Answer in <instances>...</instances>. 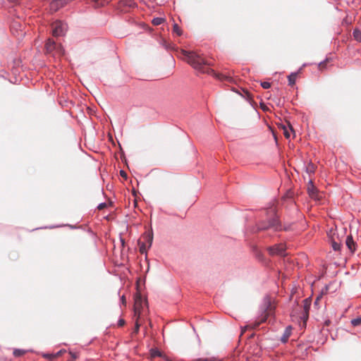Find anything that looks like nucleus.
Here are the masks:
<instances>
[{
  "label": "nucleus",
  "mask_w": 361,
  "mask_h": 361,
  "mask_svg": "<svg viewBox=\"0 0 361 361\" xmlns=\"http://www.w3.org/2000/svg\"><path fill=\"white\" fill-rule=\"evenodd\" d=\"M305 66H306V64H305V63H304V64L302 65V66L299 69V71H301V70H302V68L303 67H305Z\"/></svg>",
  "instance_id": "36"
},
{
  "label": "nucleus",
  "mask_w": 361,
  "mask_h": 361,
  "mask_svg": "<svg viewBox=\"0 0 361 361\" xmlns=\"http://www.w3.org/2000/svg\"><path fill=\"white\" fill-rule=\"evenodd\" d=\"M70 354L71 355V357L73 359V360H75L78 358V355L76 353H73V352H70Z\"/></svg>",
  "instance_id": "28"
},
{
  "label": "nucleus",
  "mask_w": 361,
  "mask_h": 361,
  "mask_svg": "<svg viewBox=\"0 0 361 361\" xmlns=\"http://www.w3.org/2000/svg\"><path fill=\"white\" fill-rule=\"evenodd\" d=\"M325 63V61H321L319 63V66H321L322 65L324 64Z\"/></svg>",
  "instance_id": "34"
},
{
  "label": "nucleus",
  "mask_w": 361,
  "mask_h": 361,
  "mask_svg": "<svg viewBox=\"0 0 361 361\" xmlns=\"http://www.w3.org/2000/svg\"><path fill=\"white\" fill-rule=\"evenodd\" d=\"M257 257L258 258L259 260H262L264 258L262 254L260 252L257 253Z\"/></svg>",
  "instance_id": "30"
},
{
  "label": "nucleus",
  "mask_w": 361,
  "mask_h": 361,
  "mask_svg": "<svg viewBox=\"0 0 361 361\" xmlns=\"http://www.w3.org/2000/svg\"><path fill=\"white\" fill-rule=\"evenodd\" d=\"M164 22V18H154L152 20V23L154 25H159Z\"/></svg>",
  "instance_id": "20"
},
{
  "label": "nucleus",
  "mask_w": 361,
  "mask_h": 361,
  "mask_svg": "<svg viewBox=\"0 0 361 361\" xmlns=\"http://www.w3.org/2000/svg\"><path fill=\"white\" fill-rule=\"evenodd\" d=\"M341 245L339 243H336L335 241L332 242V248L334 251H338L341 250Z\"/></svg>",
  "instance_id": "21"
},
{
  "label": "nucleus",
  "mask_w": 361,
  "mask_h": 361,
  "mask_svg": "<svg viewBox=\"0 0 361 361\" xmlns=\"http://www.w3.org/2000/svg\"><path fill=\"white\" fill-rule=\"evenodd\" d=\"M298 72L291 73L288 76V85L292 86L295 83L296 76Z\"/></svg>",
  "instance_id": "13"
},
{
  "label": "nucleus",
  "mask_w": 361,
  "mask_h": 361,
  "mask_svg": "<svg viewBox=\"0 0 361 361\" xmlns=\"http://www.w3.org/2000/svg\"><path fill=\"white\" fill-rule=\"evenodd\" d=\"M256 228L257 231L280 232L281 220L276 207L271 206L261 212L259 219L256 223Z\"/></svg>",
  "instance_id": "2"
},
{
  "label": "nucleus",
  "mask_w": 361,
  "mask_h": 361,
  "mask_svg": "<svg viewBox=\"0 0 361 361\" xmlns=\"http://www.w3.org/2000/svg\"><path fill=\"white\" fill-rule=\"evenodd\" d=\"M291 334V326H288L286 328L283 336L281 338V341L282 343H285L288 341V338Z\"/></svg>",
  "instance_id": "11"
},
{
  "label": "nucleus",
  "mask_w": 361,
  "mask_h": 361,
  "mask_svg": "<svg viewBox=\"0 0 361 361\" xmlns=\"http://www.w3.org/2000/svg\"><path fill=\"white\" fill-rule=\"evenodd\" d=\"M351 324L353 326H357L361 325V317H356L351 320Z\"/></svg>",
  "instance_id": "19"
},
{
  "label": "nucleus",
  "mask_w": 361,
  "mask_h": 361,
  "mask_svg": "<svg viewBox=\"0 0 361 361\" xmlns=\"http://www.w3.org/2000/svg\"><path fill=\"white\" fill-rule=\"evenodd\" d=\"M353 35L354 39L358 42H361V31L358 29H355L353 32Z\"/></svg>",
  "instance_id": "16"
},
{
  "label": "nucleus",
  "mask_w": 361,
  "mask_h": 361,
  "mask_svg": "<svg viewBox=\"0 0 361 361\" xmlns=\"http://www.w3.org/2000/svg\"><path fill=\"white\" fill-rule=\"evenodd\" d=\"M11 2H16L17 0H8Z\"/></svg>",
  "instance_id": "38"
},
{
  "label": "nucleus",
  "mask_w": 361,
  "mask_h": 361,
  "mask_svg": "<svg viewBox=\"0 0 361 361\" xmlns=\"http://www.w3.org/2000/svg\"><path fill=\"white\" fill-rule=\"evenodd\" d=\"M121 243L122 246L123 247V246H124V245H125V240H124V239L121 238Z\"/></svg>",
  "instance_id": "32"
},
{
  "label": "nucleus",
  "mask_w": 361,
  "mask_h": 361,
  "mask_svg": "<svg viewBox=\"0 0 361 361\" xmlns=\"http://www.w3.org/2000/svg\"><path fill=\"white\" fill-rule=\"evenodd\" d=\"M45 46L47 51L51 52L55 49L56 43L53 39H49L46 42Z\"/></svg>",
  "instance_id": "12"
},
{
  "label": "nucleus",
  "mask_w": 361,
  "mask_h": 361,
  "mask_svg": "<svg viewBox=\"0 0 361 361\" xmlns=\"http://www.w3.org/2000/svg\"><path fill=\"white\" fill-rule=\"evenodd\" d=\"M120 175L125 178H127V173L123 171V170H121L120 171Z\"/></svg>",
  "instance_id": "29"
},
{
  "label": "nucleus",
  "mask_w": 361,
  "mask_h": 361,
  "mask_svg": "<svg viewBox=\"0 0 361 361\" xmlns=\"http://www.w3.org/2000/svg\"><path fill=\"white\" fill-rule=\"evenodd\" d=\"M183 54L186 57L188 63L191 65L195 69L204 73L212 74L219 80H230V77L225 75L216 73L210 68L212 63L204 58L202 56L197 54L195 51H183Z\"/></svg>",
  "instance_id": "1"
},
{
  "label": "nucleus",
  "mask_w": 361,
  "mask_h": 361,
  "mask_svg": "<svg viewBox=\"0 0 361 361\" xmlns=\"http://www.w3.org/2000/svg\"><path fill=\"white\" fill-rule=\"evenodd\" d=\"M67 30V25L66 23L58 20L56 21L53 25V30L52 34L55 37L63 36L66 34Z\"/></svg>",
  "instance_id": "4"
},
{
  "label": "nucleus",
  "mask_w": 361,
  "mask_h": 361,
  "mask_svg": "<svg viewBox=\"0 0 361 361\" xmlns=\"http://www.w3.org/2000/svg\"><path fill=\"white\" fill-rule=\"evenodd\" d=\"M291 227H292V224L291 223H287V224L284 223L283 224L282 222L281 221L280 232L282 231H290L291 230Z\"/></svg>",
  "instance_id": "17"
},
{
  "label": "nucleus",
  "mask_w": 361,
  "mask_h": 361,
  "mask_svg": "<svg viewBox=\"0 0 361 361\" xmlns=\"http://www.w3.org/2000/svg\"><path fill=\"white\" fill-rule=\"evenodd\" d=\"M281 128L283 130V134L286 138L289 139L290 137V132H292L295 134L294 129L290 123H288L287 125L282 124Z\"/></svg>",
  "instance_id": "10"
},
{
  "label": "nucleus",
  "mask_w": 361,
  "mask_h": 361,
  "mask_svg": "<svg viewBox=\"0 0 361 361\" xmlns=\"http://www.w3.org/2000/svg\"><path fill=\"white\" fill-rule=\"evenodd\" d=\"M194 361H215L214 357H209V358H197Z\"/></svg>",
  "instance_id": "24"
},
{
  "label": "nucleus",
  "mask_w": 361,
  "mask_h": 361,
  "mask_svg": "<svg viewBox=\"0 0 361 361\" xmlns=\"http://www.w3.org/2000/svg\"><path fill=\"white\" fill-rule=\"evenodd\" d=\"M319 298H317V300H315V302H314V304H315V305L318 303V300H319Z\"/></svg>",
  "instance_id": "37"
},
{
  "label": "nucleus",
  "mask_w": 361,
  "mask_h": 361,
  "mask_svg": "<svg viewBox=\"0 0 361 361\" xmlns=\"http://www.w3.org/2000/svg\"><path fill=\"white\" fill-rule=\"evenodd\" d=\"M345 245L351 253H354L356 250L357 244L354 241L351 235H348L345 239Z\"/></svg>",
  "instance_id": "9"
},
{
  "label": "nucleus",
  "mask_w": 361,
  "mask_h": 361,
  "mask_svg": "<svg viewBox=\"0 0 361 361\" xmlns=\"http://www.w3.org/2000/svg\"><path fill=\"white\" fill-rule=\"evenodd\" d=\"M30 350H23V349H14L13 350V355L16 357H21L23 355H24L27 352H29Z\"/></svg>",
  "instance_id": "14"
},
{
  "label": "nucleus",
  "mask_w": 361,
  "mask_h": 361,
  "mask_svg": "<svg viewBox=\"0 0 361 361\" xmlns=\"http://www.w3.org/2000/svg\"><path fill=\"white\" fill-rule=\"evenodd\" d=\"M311 298H307L302 301V312L300 315V319L303 322L304 325H306V322L309 318V312L311 306Z\"/></svg>",
  "instance_id": "5"
},
{
  "label": "nucleus",
  "mask_w": 361,
  "mask_h": 361,
  "mask_svg": "<svg viewBox=\"0 0 361 361\" xmlns=\"http://www.w3.org/2000/svg\"><path fill=\"white\" fill-rule=\"evenodd\" d=\"M153 235L152 234H147L146 235V243H142L140 245V252L145 255V259H147V247H150L152 244Z\"/></svg>",
  "instance_id": "7"
},
{
  "label": "nucleus",
  "mask_w": 361,
  "mask_h": 361,
  "mask_svg": "<svg viewBox=\"0 0 361 361\" xmlns=\"http://www.w3.org/2000/svg\"><path fill=\"white\" fill-rule=\"evenodd\" d=\"M121 302L123 305L126 303V298H125V297L123 295L121 298Z\"/></svg>",
  "instance_id": "31"
},
{
  "label": "nucleus",
  "mask_w": 361,
  "mask_h": 361,
  "mask_svg": "<svg viewBox=\"0 0 361 361\" xmlns=\"http://www.w3.org/2000/svg\"><path fill=\"white\" fill-rule=\"evenodd\" d=\"M140 324L137 322H136L133 333H135V334H137L138 333L139 329H140Z\"/></svg>",
  "instance_id": "26"
},
{
  "label": "nucleus",
  "mask_w": 361,
  "mask_h": 361,
  "mask_svg": "<svg viewBox=\"0 0 361 361\" xmlns=\"http://www.w3.org/2000/svg\"><path fill=\"white\" fill-rule=\"evenodd\" d=\"M151 353L153 357H161V352L157 349L152 350Z\"/></svg>",
  "instance_id": "22"
},
{
  "label": "nucleus",
  "mask_w": 361,
  "mask_h": 361,
  "mask_svg": "<svg viewBox=\"0 0 361 361\" xmlns=\"http://www.w3.org/2000/svg\"><path fill=\"white\" fill-rule=\"evenodd\" d=\"M247 328V326H245L243 328H242V334H243Z\"/></svg>",
  "instance_id": "33"
},
{
  "label": "nucleus",
  "mask_w": 361,
  "mask_h": 361,
  "mask_svg": "<svg viewBox=\"0 0 361 361\" xmlns=\"http://www.w3.org/2000/svg\"><path fill=\"white\" fill-rule=\"evenodd\" d=\"M307 192L312 198H317L318 195V190L314 186L313 181L310 180L307 184Z\"/></svg>",
  "instance_id": "8"
},
{
  "label": "nucleus",
  "mask_w": 361,
  "mask_h": 361,
  "mask_svg": "<svg viewBox=\"0 0 361 361\" xmlns=\"http://www.w3.org/2000/svg\"><path fill=\"white\" fill-rule=\"evenodd\" d=\"M259 312H261V315L259 318V322H255L252 328L257 327L261 323L265 322L269 314L272 313L273 307L269 298H265L264 300L263 304L259 308Z\"/></svg>",
  "instance_id": "3"
},
{
  "label": "nucleus",
  "mask_w": 361,
  "mask_h": 361,
  "mask_svg": "<svg viewBox=\"0 0 361 361\" xmlns=\"http://www.w3.org/2000/svg\"><path fill=\"white\" fill-rule=\"evenodd\" d=\"M269 254L270 255H279V256H285L286 255V249L282 244H277L273 246H270L267 248Z\"/></svg>",
  "instance_id": "6"
},
{
  "label": "nucleus",
  "mask_w": 361,
  "mask_h": 361,
  "mask_svg": "<svg viewBox=\"0 0 361 361\" xmlns=\"http://www.w3.org/2000/svg\"><path fill=\"white\" fill-rule=\"evenodd\" d=\"M59 354H61V350L59 351L56 355H54V357L59 355Z\"/></svg>",
  "instance_id": "35"
},
{
  "label": "nucleus",
  "mask_w": 361,
  "mask_h": 361,
  "mask_svg": "<svg viewBox=\"0 0 361 361\" xmlns=\"http://www.w3.org/2000/svg\"><path fill=\"white\" fill-rule=\"evenodd\" d=\"M260 85L264 89H269L271 87V83L267 81L261 82Z\"/></svg>",
  "instance_id": "23"
},
{
  "label": "nucleus",
  "mask_w": 361,
  "mask_h": 361,
  "mask_svg": "<svg viewBox=\"0 0 361 361\" xmlns=\"http://www.w3.org/2000/svg\"><path fill=\"white\" fill-rule=\"evenodd\" d=\"M106 206H107V204L106 202H102L98 204L97 209L99 210H102V209H104L105 207H106Z\"/></svg>",
  "instance_id": "25"
},
{
  "label": "nucleus",
  "mask_w": 361,
  "mask_h": 361,
  "mask_svg": "<svg viewBox=\"0 0 361 361\" xmlns=\"http://www.w3.org/2000/svg\"><path fill=\"white\" fill-rule=\"evenodd\" d=\"M316 166L311 161L306 166V172L309 174L314 173L315 171Z\"/></svg>",
  "instance_id": "15"
},
{
  "label": "nucleus",
  "mask_w": 361,
  "mask_h": 361,
  "mask_svg": "<svg viewBox=\"0 0 361 361\" xmlns=\"http://www.w3.org/2000/svg\"><path fill=\"white\" fill-rule=\"evenodd\" d=\"M173 32L176 34L178 36H180L182 35V30L176 23H174L173 25Z\"/></svg>",
  "instance_id": "18"
},
{
  "label": "nucleus",
  "mask_w": 361,
  "mask_h": 361,
  "mask_svg": "<svg viewBox=\"0 0 361 361\" xmlns=\"http://www.w3.org/2000/svg\"><path fill=\"white\" fill-rule=\"evenodd\" d=\"M125 324V320L123 319H120L118 321V326H123Z\"/></svg>",
  "instance_id": "27"
}]
</instances>
